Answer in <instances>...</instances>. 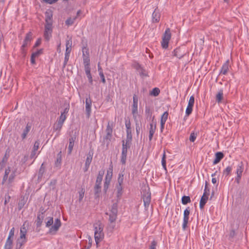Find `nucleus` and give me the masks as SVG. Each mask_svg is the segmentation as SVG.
I'll return each instance as SVG.
<instances>
[{
	"mask_svg": "<svg viewBox=\"0 0 249 249\" xmlns=\"http://www.w3.org/2000/svg\"><path fill=\"white\" fill-rule=\"evenodd\" d=\"M43 213H42L41 214H39L37 217V220L36 221V225L37 227H39L41 226L43 220L44 219Z\"/></svg>",
	"mask_w": 249,
	"mask_h": 249,
	"instance_id": "b1692460",
	"label": "nucleus"
},
{
	"mask_svg": "<svg viewBox=\"0 0 249 249\" xmlns=\"http://www.w3.org/2000/svg\"><path fill=\"white\" fill-rule=\"evenodd\" d=\"M117 214H114L113 213H110L109 215V221L110 223L114 222L117 219Z\"/></svg>",
	"mask_w": 249,
	"mask_h": 249,
	"instance_id": "473e14b6",
	"label": "nucleus"
},
{
	"mask_svg": "<svg viewBox=\"0 0 249 249\" xmlns=\"http://www.w3.org/2000/svg\"><path fill=\"white\" fill-rule=\"evenodd\" d=\"M190 213L189 207L187 208L184 211L183 213V222L182 224V228L185 230L189 221V216Z\"/></svg>",
	"mask_w": 249,
	"mask_h": 249,
	"instance_id": "9d476101",
	"label": "nucleus"
},
{
	"mask_svg": "<svg viewBox=\"0 0 249 249\" xmlns=\"http://www.w3.org/2000/svg\"><path fill=\"white\" fill-rule=\"evenodd\" d=\"M86 74L87 76V77L88 78L89 83L91 85H92V84H93V80H92V77L91 74L90 73V71L86 72Z\"/></svg>",
	"mask_w": 249,
	"mask_h": 249,
	"instance_id": "a18cd8bd",
	"label": "nucleus"
},
{
	"mask_svg": "<svg viewBox=\"0 0 249 249\" xmlns=\"http://www.w3.org/2000/svg\"><path fill=\"white\" fill-rule=\"evenodd\" d=\"M132 136L131 129H126V139L132 140Z\"/></svg>",
	"mask_w": 249,
	"mask_h": 249,
	"instance_id": "8fccbe9b",
	"label": "nucleus"
},
{
	"mask_svg": "<svg viewBox=\"0 0 249 249\" xmlns=\"http://www.w3.org/2000/svg\"><path fill=\"white\" fill-rule=\"evenodd\" d=\"M196 134H195L194 132H192L190 135L189 140L191 142H194L196 140Z\"/></svg>",
	"mask_w": 249,
	"mask_h": 249,
	"instance_id": "864d4df0",
	"label": "nucleus"
},
{
	"mask_svg": "<svg viewBox=\"0 0 249 249\" xmlns=\"http://www.w3.org/2000/svg\"><path fill=\"white\" fill-rule=\"evenodd\" d=\"M174 55L178 58H181L184 56V53L181 52L180 49L177 48L174 50Z\"/></svg>",
	"mask_w": 249,
	"mask_h": 249,
	"instance_id": "4be33fe9",
	"label": "nucleus"
},
{
	"mask_svg": "<svg viewBox=\"0 0 249 249\" xmlns=\"http://www.w3.org/2000/svg\"><path fill=\"white\" fill-rule=\"evenodd\" d=\"M83 50V63L84 65H90V59L89 56H86L85 54V52L87 53L88 49L86 47H84Z\"/></svg>",
	"mask_w": 249,
	"mask_h": 249,
	"instance_id": "f3484780",
	"label": "nucleus"
},
{
	"mask_svg": "<svg viewBox=\"0 0 249 249\" xmlns=\"http://www.w3.org/2000/svg\"><path fill=\"white\" fill-rule=\"evenodd\" d=\"M194 102H195V98H194V96H191L190 98V99H189V101L188 102V104L192 106H194Z\"/></svg>",
	"mask_w": 249,
	"mask_h": 249,
	"instance_id": "680f3d73",
	"label": "nucleus"
},
{
	"mask_svg": "<svg viewBox=\"0 0 249 249\" xmlns=\"http://www.w3.org/2000/svg\"><path fill=\"white\" fill-rule=\"evenodd\" d=\"M125 126L126 129H131V123L130 121L125 122Z\"/></svg>",
	"mask_w": 249,
	"mask_h": 249,
	"instance_id": "69168bd1",
	"label": "nucleus"
},
{
	"mask_svg": "<svg viewBox=\"0 0 249 249\" xmlns=\"http://www.w3.org/2000/svg\"><path fill=\"white\" fill-rule=\"evenodd\" d=\"M160 92V90L158 88H154L150 92V94L154 96H157Z\"/></svg>",
	"mask_w": 249,
	"mask_h": 249,
	"instance_id": "4c0bfd02",
	"label": "nucleus"
},
{
	"mask_svg": "<svg viewBox=\"0 0 249 249\" xmlns=\"http://www.w3.org/2000/svg\"><path fill=\"white\" fill-rule=\"evenodd\" d=\"M104 174V171L101 170L99 172L96 178L95 185L94 186L95 195H97L100 192L101 183L102 181L103 177Z\"/></svg>",
	"mask_w": 249,
	"mask_h": 249,
	"instance_id": "0eeeda50",
	"label": "nucleus"
},
{
	"mask_svg": "<svg viewBox=\"0 0 249 249\" xmlns=\"http://www.w3.org/2000/svg\"><path fill=\"white\" fill-rule=\"evenodd\" d=\"M157 245V242L156 241L153 240L151 242V245H150L149 249H156V247Z\"/></svg>",
	"mask_w": 249,
	"mask_h": 249,
	"instance_id": "13d9d810",
	"label": "nucleus"
},
{
	"mask_svg": "<svg viewBox=\"0 0 249 249\" xmlns=\"http://www.w3.org/2000/svg\"><path fill=\"white\" fill-rule=\"evenodd\" d=\"M160 17H153L152 21L153 22H158L160 21Z\"/></svg>",
	"mask_w": 249,
	"mask_h": 249,
	"instance_id": "338daca9",
	"label": "nucleus"
},
{
	"mask_svg": "<svg viewBox=\"0 0 249 249\" xmlns=\"http://www.w3.org/2000/svg\"><path fill=\"white\" fill-rule=\"evenodd\" d=\"M53 17H47L45 19V30L44 32V37L46 41H49L52 37L53 32Z\"/></svg>",
	"mask_w": 249,
	"mask_h": 249,
	"instance_id": "f03ea898",
	"label": "nucleus"
},
{
	"mask_svg": "<svg viewBox=\"0 0 249 249\" xmlns=\"http://www.w3.org/2000/svg\"><path fill=\"white\" fill-rule=\"evenodd\" d=\"M208 196H209V195H206V193H203V194L200 199V203H199V207L201 209H203L204 208V206L206 204V203L207 201V200L208 199Z\"/></svg>",
	"mask_w": 249,
	"mask_h": 249,
	"instance_id": "dca6fc26",
	"label": "nucleus"
},
{
	"mask_svg": "<svg viewBox=\"0 0 249 249\" xmlns=\"http://www.w3.org/2000/svg\"><path fill=\"white\" fill-rule=\"evenodd\" d=\"M69 57H70V54H66L65 53V59H64V63H63V69L66 67V66L68 63V61L69 59Z\"/></svg>",
	"mask_w": 249,
	"mask_h": 249,
	"instance_id": "de8ad7c7",
	"label": "nucleus"
},
{
	"mask_svg": "<svg viewBox=\"0 0 249 249\" xmlns=\"http://www.w3.org/2000/svg\"><path fill=\"white\" fill-rule=\"evenodd\" d=\"M116 188L117 190V197L118 199H120L122 195L123 187L122 186H120V185H117Z\"/></svg>",
	"mask_w": 249,
	"mask_h": 249,
	"instance_id": "c85d7f7f",
	"label": "nucleus"
},
{
	"mask_svg": "<svg viewBox=\"0 0 249 249\" xmlns=\"http://www.w3.org/2000/svg\"><path fill=\"white\" fill-rule=\"evenodd\" d=\"M94 228L95 240L97 245L104 237V226L100 221H98L94 224Z\"/></svg>",
	"mask_w": 249,
	"mask_h": 249,
	"instance_id": "f257e3e1",
	"label": "nucleus"
},
{
	"mask_svg": "<svg viewBox=\"0 0 249 249\" xmlns=\"http://www.w3.org/2000/svg\"><path fill=\"white\" fill-rule=\"evenodd\" d=\"M31 128V125H30L29 123H28L27 124V125H26L25 128L24 129L22 135H21V137H22V139H24L26 137V136H27V134L28 133V132H29V131L30 130Z\"/></svg>",
	"mask_w": 249,
	"mask_h": 249,
	"instance_id": "5701e85b",
	"label": "nucleus"
},
{
	"mask_svg": "<svg viewBox=\"0 0 249 249\" xmlns=\"http://www.w3.org/2000/svg\"><path fill=\"white\" fill-rule=\"evenodd\" d=\"M106 131L107 133L108 134H112V128L109 125V123L108 124V125L107 126Z\"/></svg>",
	"mask_w": 249,
	"mask_h": 249,
	"instance_id": "052dcab7",
	"label": "nucleus"
},
{
	"mask_svg": "<svg viewBox=\"0 0 249 249\" xmlns=\"http://www.w3.org/2000/svg\"><path fill=\"white\" fill-rule=\"evenodd\" d=\"M32 34L31 32H29L27 35L26 36L24 39V43L22 45V49H23L24 47H25L27 45L28 42H29L31 39H32Z\"/></svg>",
	"mask_w": 249,
	"mask_h": 249,
	"instance_id": "aec40b11",
	"label": "nucleus"
},
{
	"mask_svg": "<svg viewBox=\"0 0 249 249\" xmlns=\"http://www.w3.org/2000/svg\"><path fill=\"white\" fill-rule=\"evenodd\" d=\"M109 170L107 171V174L106 176V178H107V179H109V178H111L112 175V170H113V166H111L109 168Z\"/></svg>",
	"mask_w": 249,
	"mask_h": 249,
	"instance_id": "49530a36",
	"label": "nucleus"
},
{
	"mask_svg": "<svg viewBox=\"0 0 249 249\" xmlns=\"http://www.w3.org/2000/svg\"><path fill=\"white\" fill-rule=\"evenodd\" d=\"M63 123L61 122L60 121H56V123L54 124L53 125V131H58L57 133V136L59 135V132L62 128Z\"/></svg>",
	"mask_w": 249,
	"mask_h": 249,
	"instance_id": "2eb2a0df",
	"label": "nucleus"
},
{
	"mask_svg": "<svg viewBox=\"0 0 249 249\" xmlns=\"http://www.w3.org/2000/svg\"><path fill=\"white\" fill-rule=\"evenodd\" d=\"M232 170V167L231 166H228L223 171V174L226 176H229Z\"/></svg>",
	"mask_w": 249,
	"mask_h": 249,
	"instance_id": "79ce46f5",
	"label": "nucleus"
},
{
	"mask_svg": "<svg viewBox=\"0 0 249 249\" xmlns=\"http://www.w3.org/2000/svg\"><path fill=\"white\" fill-rule=\"evenodd\" d=\"M132 66L139 72L141 77L148 76V72L139 63L135 62L133 64Z\"/></svg>",
	"mask_w": 249,
	"mask_h": 249,
	"instance_id": "6e6552de",
	"label": "nucleus"
},
{
	"mask_svg": "<svg viewBox=\"0 0 249 249\" xmlns=\"http://www.w3.org/2000/svg\"><path fill=\"white\" fill-rule=\"evenodd\" d=\"M110 213H113L114 214H118V203L117 202L113 204Z\"/></svg>",
	"mask_w": 249,
	"mask_h": 249,
	"instance_id": "7c9ffc66",
	"label": "nucleus"
},
{
	"mask_svg": "<svg viewBox=\"0 0 249 249\" xmlns=\"http://www.w3.org/2000/svg\"><path fill=\"white\" fill-rule=\"evenodd\" d=\"M39 142L38 141L35 142L33 149L34 151H37L39 148Z\"/></svg>",
	"mask_w": 249,
	"mask_h": 249,
	"instance_id": "bf43d9fd",
	"label": "nucleus"
},
{
	"mask_svg": "<svg viewBox=\"0 0 249 249\" xmlns=\"http://www.w3.org/2000/svg\"><path fill=\"white\" fill-rule=\"evenodd\" d=\"M142 198L145 208L147 210L151 202V193L145 192L142 195Z\"/></svg>",
	"mask_w": 249,
	"mask_h": 249,
	"instance_id": "9b49d317",
	"label": "nucleus"
},
{
	"mask_svg": "<svg viewBox=\"0 0 249 249\" xmlns=\"http://www.w3.org/2000/svg\"><path fill=\"white\" fill-rule=\"evenodd\" d=\"M26 201L24 200V198L21 199L18 203V208L20 210L25 204Z\"/></svg>",
	"mask_w": 249,
	"mask_h": 249,
	"instance_id": "6e6d98bb",
	"label": "nucleus"
},
{
	"mask_svg": "<svg viewBox=\"0 0 249 249\" xmlns=\"http://www.w3.org/2000/svg\"><path fill=\"white\" fill-rule=\"evenodd\" d=\"M244 170V166L242 162H240V163L238 165L237 170H236V174L237 175L242 176V173Z\"/></svg>",
	"mask_w": 249,
	"mask_h": 249,
	"instance_id": "393cba45",
	"label": "nucleus"
},
{
	"mask_svg": "<svg viewBox=\"0 0 249 249\" xmlns=\"http://www.w3.org/2000/svg\"><path fill=\"white\" fill-rule=\"evenodd\" d=\"M138 97L136 95H134L133 97V105L132 107V114L134 119H136L138 113Z\"/></svg>",
	"mask_w": 249,
	"mask_h": 249,
	"instance_id": "1a4fd4ad",
	"label": "nucleus"
},
{
	"mask_svg": "<svg viewBox=\"0 0 249 249\" xmlns=\"http://www.w3.org/2000/svg\"><path fill=\"white\" fill-rule=\"evenodd\" d=\"M132 140L126 139L122 141V151L121 155V161L123 164H125L126 162L127 149L130 147Z\"/></svg>",
	"mask_w": 249,
	"mask_h": 249,
	"instance_id": "20e7f679",
	"label": "nucleus"
},
{
	"mask_svg": "<svg viewBox=\"0 0 249 249\" xmlns=\"http://www.w3.org/2000/svg\"><path fill=\"white\" fill-rule=\"evenodd\" d=\"M165 159H166V155H165V152L164 151L163 153V156H162V160H161V163H162V165L163 167L164 168V169L165 170H166Z\"/></svg>",
	"mask_w": 249,
	"mask_h": 249,
	"instance_id": "c03bdc74",
	"label": "nucleus"
},
{
	"mask_svg": "<svg viewBox=\"0 0 249 249\" xmlns=\"http://www.w3.org/2000/svg\"><path fill=\"white\" fill-rule=\"evenodd\" d=\"M208 183L207 181H206L204 193H206V195H209L210 189L208 188Z\"/></svg>",
	"mask_w": 249,
	"mask_h": 249,
	"instance_id": "4d7b16f0",
	"label": "nucleus"
},
{
	"mask_svg": "<svg viewBox=\"0 0 249 249\" xmlns=\"http://www.w3.org/2000/svg\"><path fill=\"white\" fill-rule=\"evenodd\" d=\"M15 177H16V172L15 170H13L11 172V174L10 175V176L9 177L8 180V183H11L13 182L14 181Z\"/></svg>",
	"mask_w": 249,
	"mask_h": 249,
	"instance_id": "bb28decb",
	"label": "nucleus"
},
{
	"mask_svg": "<svg viewBox=\"0 0 249 249\" xmlns=\"http://www.w3.org/2000/svg\"><path fill=\"white\" fill-rule=\"evenodd\" d=\"M27 232V226H26V223L25 222L20 228V237L18 240L17 242V246L18 244L19 245V249L24 245L26 242V234Z\"/></svg>",
	"mask_w": 249,
	"mask_h": 249,
	"instance_id": "39448f33",
	"label": "nucleus"
},
{
	"mask_svg": "<svg viewBox=\"0 0 249 249\" xmlns=\"http://www.w3.org/2000/svg\"><path fill=\"white\" fill-rule=\"evenodd\" d=\"M124 181V175L120 173L118 178V184L117 185H120L122 186Z\"/></svg>",
	"mask_w": 249,
	"mask_h": 249,
	"instance_id": "a19ab883",
	"label": "nucleus"
},
{
	"mask_svg": "<svg viewBox=\"0 0 249 249\" xmlns=\"http://www.w3.org/2000/svg\"><path fill=\"white\" fill-rule=\"evenodd\" d=\"M229 60H227L226 62L223 64L221 68L220 73L223 74H226L229 71Z\"/></svg>",
	"mask_w": 249,
	"mask_h": 249,
	"instance_id": "6ab92c4d",
	"label": "nucleus"
},
{
	"mask_svg": "<svg viewBox=\"0 0 249 249\" xmlns=\"http://www.w3.org/2000/svg\"><path fill=\"white\" fill-rule=\"evenodd\" d=\"M15 233V228L13 227L9 233V236L6 240V241H13V240L11 239V238L13 237Z\"/></svg>",
	"mask_w": 249,
	"mask_h": 249,
	"instance_id": "f704fd0d",
	"label": "nucleus"
},
{
	"mask_svg": "<svg viewBox=\"0 0 249 249\" xmlns=\"http://www.w3.org/2000/svg\"><path fill=\"white\" fill-rule=\"evenodd\" d=\"M110 181V178H109V179H107V178H106L104 184V190L105 192H106L107 190L108 189Z\"/></svg>",
	"mask_w": 249,
	"mask_h": 249,
	"instance_id": "72a5a7b5",
	"label": "nucleus"
},
{
	"mask_svg": "<svg viewBox=\"0 0 249 249\" xmlns=\"http://www.w3.org/2000/svg\"><path fill=\"white\" fill-rule=\"evenodd\" d=\"M76 139V135L75 134L71 136L69 139V146H68V155H71V153Z\"/></svg>",
	"mask_w": 249,
	"mask_h": 249,
	"instance_id": "4468645a",
	"label": "nucleus"
},
{
	"mask_svg": "<svg viewBox=\"0 0 249 249\" xmlns=\"http://www.w3.org/2000/svg\"><path fill=\"white\" fill-rule=\"evenodd\" d=\"M193 106H192L190 105H189V104L188 105V106L187 107V108L186 109V112H185L186 116H189L192 113V112L193 110Z\"/></svg>",
	"mask_w": 249,
	"mask_h": 249,
	"instance_id": "58836bf2",
	"label": "nucleus"
},
{
	"mask_svg": "<svg viewBox=\"0 0 249 249\" xmlns=\"http://www.w3.org/2000/svg\"><path fill=\"white\" fill-rule=\"evenodd\" d=\"M181 202L183 205H186L191 202V199L190 196H184L182 197Z\"/></svg>",
	"mask_w": 249,
	"mask_h": 249,
	"instance_id": "c756f323",
	"label": "nucleus"
},
{
	"mask_svg": "<svg viewBox=\"0 0 249 249\" xmlns=\"http://www.w3.org/2000/svg\"><path fill=\"white\" fill-rule=\"evenodd\" d=\"M223 98V90H220L216 95V101L218 103L221 102Z\"/></svg>",
	"mask_w": 249,
	"mask_h": 249,
	"instance_id": "a878e982",
	"label": "nucleus"
},
{
	"mask_svg": "<svg viewBox=\"0 0 249 249\" xmlns=\"http://www.w3.org/2000/svg\"><path fill=\"white\" fill-rule=\"evenodd\" d=\"M13 241H6L4 249H12Z\"/></svg>",
	"mask_w": 249,
	"mask_h": 249,
	"instance_id": "ea45409f",
	"label": "nucleus"
},
{
	"mask_svg": "<svg viewBox=\"0 0 249 249\" xmlns=\"http://www.w3.org/2000/svg\"><path fill=\"white\" fill-rule=\"evenodd\" d=\"M92 155L93 154L90 153V152H89V154H88L85 162V163H86V164H90L92 159Z\"/></svg>",
	"mask_w": 249,
	"mask_h": 249,
	"instance_id": "c9c22d12",
	"label": "nucleus"
},
{
	"mask_svg": "<svg viewBox=\"0 0 249 249\" xmlns=\"http://www.w3.org/2000/svg\"><path fill=\"white\" fill-rule=\"evenodd\" d=\"M72 46V37H70L69 39L66 40V48H71Z\"/></svg>",
	"mask_w": 249,
	"mask_h": 249,
	"instance_id": "09e8293b",
	"label": "nucleus"
},
{
	"mask_svg": "<svg viewBox=\"0 0 249 249\" xmlns=\"http://www.w3.org/2000/svg\"><path fill=\"white\" fill-rule=\"evenodd\" d=\"M11 173V169L10 167L6 168L5 170L4 175L2 179V183H3L7 179L8 175Z\"/></svg>",
	"mask_w": 249,
	"mask_h": 249,
	"instance_id": "cd10ccee",
	"label": "nucleus"
},
{
	"mask_svg": "<svg viewBox=\"0 0 249 249\" xmlns=\"http://www.w3.org/2000/svg\"><path fill=\"white\" fill-rule=\"evenodd\" d=\"M171 33L170 28H167L164 33L161 42V46L163 49H166L168 47L169 41L171 39Z\"/></svg>",
	"mask_w": 249,
	"mask_h": 249,
	"instance_id": "423d86ee",
	"label": "nucleus"
},
{
	"mask_svg": "<svg viewBox=\"0 0 249 249\" xmlns=\"http://www.w3.org/2000/svg\"><path fill=\"white\" fill-rule=\"evenodd\" d=\"M85 72L90 71V65H84Z\"/></svg>",
	"mask_w": 249,
	"mask_h": 249,
	"instance_id": "774afa93",
	"label": "nucleus"
},
{
	"mask_svg": "<svg viewBox=\"0 0 249 249\" xmlns=\"http://www.w3.org/2000/svg\"><path fill=\"white\" fill-rule=\"evenodd\" d=\"M168 116V113L167 111H165L163 113L161 117V120L166 121Z\"/></svg>",
	"mask_w": 249,
	"mask_h": 249,
	"instance_id": "5fc2aeb1",
	"label": "nucleus"
},
{
	"mask_svg": "<svg viewBox=\"0 0 249 249\" xmlns=\"http://www.w3.org/2000/svg\"><path fill=\"white\" fill-rule=\"evenodd\" d=\"M153 111L149 107H145V116L146 119L147 120L150 121V120H152V116Z\"/></svg>",
	"mask_w": 249,
	"mask_h": 249,
	"instance_id": "412c9836",
	"label": "nucleus"
},
{
	"mask_svg": "<svg viewBox=\"0 0 249 249\" xmlns=\"http://www.w3.org/2000/svg\"><path fill=\"white\" fill-rule=\"evenodd\" d=\"M42 53V50L40 49V50H38L37 51H36V52L35 53H32V54L36 57L38 56L39 55V54H40Z\"/></svg>",
	"mask_w": 249,
	"mask_h": 249,
	"instance_id": "e2e57ef3",
	"label": "nucleus"
},
{
	"mask_svg": "<svg viewBox=\"0 0 249 249\" xmlns=\"http://www.w3.org/2000/svg\"><path fill=\"white\" fill-rule=\"evenodd\" d=\"M48 221L46 223V226L47 227H49L51 226L52 227L50 228L49 230V233L52 234H54L59 229V227L61 225V223L59 219L57 218L55 220L54 224L53 225V218L52 217H50L47 218Z\"/></svg>",
	"mask_w": 249,
	"mask_h": 249,
	"instance_id": "7ed1b4c3",
	"label": "nucleus"
},
{
	"mask_svg": "<svg viewBox=\"0 0 249 249\" xmlns=\"http://www.w3.org/2000/svg\"><path fill=\"white\" fill-rule=\"evenodd\" d=\"M45 171V167L44 166V163H42L41 165V167L39 169L38 172V178H41L43 176V174L44 173Z\"/></svg>",
	"mask_w": 249,
	"mask_h": 249,
	"instance_id": "e433bc0d",
	"label": "nucleus"
},
{
	"mask_svg": "<svg viewBox=\"0 0 249 249\" xmlns=\"http://www.w3.org/2000/svg\"><path fill=\"white\" fill-rule=\"evenodd\" d=\"M79 201L81 202L84 197L85 189L84 188H82L81 190L79 191Z\"/></svg>",
	"mask_w": 249,
	"mask_h": 249,
	"instance_id": "37998d69",
	"label": "nucleus"
},
{
	"mask_svg": "<svg viewBox=\"0 0 249 249\" xmlns=\"http://www.w3.org/2000/svg\"><path fill=\"white\" fill-rule=\"evenodd\" d=\"M66 119V115L64 114V113H61L60 116L57 119V121H60L61 122L64 123Z\"/></svg>",
	"mask_w": 249,
	"mask_h": 249,
	"instance_id": "603ef678",
	"label": "nucleus"
},
{
	"mask_svg": "<svg viewBox=\"0 0 249 249\" xmlns=\"http://www.w3.org/2000/svg\"><path fill=\"white\" fill-rule=\"evenodd\" d=\"M99 75L101 78L102 82L105 84L106 83V80L103 72H100V74H99Z\"/></svg>",
	"mask_w": 249,
	"mask_h": 249,
	"instance_id": "0e129e2a",
	"label": "nucleus"
},
{
	"mask_svg": "<svg viewBox=\"0 0 249 249\" xmlns=\"http://www.w3.org/2000/svg\"><path fill=\"white\" fill-rule=\"evenodd\" d=\"M154 116H153L152 118V121H151V123L150 124V130H149V140L151 141L153 138V136L154 134L155 133L156 129V123L154 122Z\"/></svg>",
	"mask_w": 249,
	"mask_h": 249,
	"instance_id": "ddd939ff",
	"label": "nucleus"
},
{
	"mask_svg": "<svg viewBox=\"0 0 249 249\" xmlns=\"http://www.w3.org/2000/svg\"><path fill=\"white\" fill-rule=\"evenodd\" d=\"M14 150L13 148L12 149H11L10 147H8L7 149V150H6L5 156H6V157L7 156V157L9 158V157L11 154V153L12 152H13Z\"/></svg>",
	"mask_w": 249,
	"mask_h": 249,
	"instance_id": "3c124183",
	"label": "nucleus"
},
{
	"mask_svg": "<svg viewBox=\"0 0 249 249\" xmlns=\"http://www.w3.org/2000/svg\"><path fill=\"white\" fill-rule=\"evenodd\" d=\"M76 17H73L72 18L71 17H70L66 20V21H65L66 24L68 26L72 25L74 23V22L76 19Z\"/></svg>",
	"mask_w": 249,
	"mask_h": 249,
	"instance_id": "2f4dec72",
	"label": "nucleus"
},
{
	"mask_svg": "<svg viewBox=\"0 0 249 249\" xmlns=\"http://www.w3.org/2000/svg\"><path fill=\"white\" fill-rule=\"evenodd\" d=\"M85 102L86 115L87 118H89L90 115L91 106L92 104V101L89 95L88 97L86 98Z\"/></svg>",
	"mask_w": 249,
	"mask_h": 249,
	"instance_id": "f8f14e48",
	"label": "nucleus"
},
{
	"mask_svg": "<svg viewBox=\"0 0 249 249\" xmlns=\"http://www.w3.org/2000/svg\"><path fill=\"white\" fill-rule=\"evenodd\" d=\"M224 154L221 152H218L215 153V158L213 161V164H216L220 162V161L223 158Z\"/></svg>",
	"mask_w": 249,
	"mask_h": 249,
	"instance_id": "a211bd4d",
	"label": "nucleus"
}]
</instances>
